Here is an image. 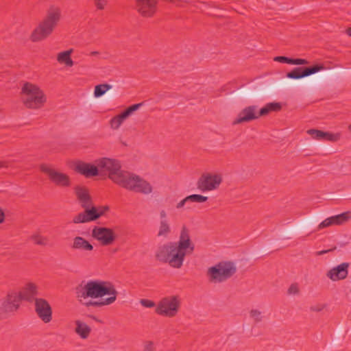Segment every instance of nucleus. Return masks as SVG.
<instances>
[{
  "label": "nucleus",
  "mask_w": 351,
  "mask_h": 351,
  "mask_svg": "<svg viewBox=\"0 0 351 351\" xmlns=\"http://www.w3.org/2000/svg\"><path fill=\"white\" fill-rule=\"evenodd\" d=\"M306 133L309 134L313 139L329 141L328 132H323L316 129H310L306 131Z\"/></svg>",
  "instance_id": "nucleus-27"
},
{
  "label": "nucleus",
  "mask_w": 351,
  "mask_h": 351,
  "mask_svg": "<svg viewBox=\"0 0 351 351\" xmlns=\"http://www.w3.org/2000/svg\"><path fill=\"white\" fill-rule=\"evenodd\" d=\"M99 173H107L108 178L119 186L134 193L149 195L153 192L152 184L134 173L121 169L119 160L109 158H101L96 160Z\"/></svg>",
  "instance_id": "nucleus-1"
},
{
  "label": "nucleus",
  "mask_w": 351,
  "mask_h": 351,
  "mask_svg": "<svg viewBox=\"0 0 351 351\" xmlns=\"http://www.w3.org/2000/svg\"><path fill=\"white\" fill-rule=\"evenodd\" d=\"M349 264L343 263L330 269V280L337 281L345 279L348 276Z\"/></svg>",
  "instance_id": "nucleus-22"
},
{
  "label": "nucleus",
  "mask_w": 351,
  "mask_h": 351,
  "mask_svg": "<svg viewBox=\"0 0 351 351\" xmlns=\"http://www.w3.org/2000/svg\"><path fill=\"white\" fill-rule=\"evenodd\" d=\"M160 221H168L167 220V214L165 210H162L160 211Z\"/></svg>",
  "instance_id": "nucleus-44"
},
{
  "label": "nucleus",
  "mask_w": 351,
  "mask_h": 351,
  "mask_svg": "<svg viewBox=\"0 0 351 351\" xmlns=\"http://www.w3.org/2000/svg\"><path fill=\"white\" fill-rule=\"evenodd\" d=\"M125 119H126L121 113L117 116H114L110 121V128L113 130L119 129Z\"/></svg>",
  "instance_id": "nucleus-30"
},
{
  "label": "nucleus",
  "mask_w": 351,
  "mask_h": 351,
  "mask_svg": "<svg viewBox=\"0 0 351 351\" xmlns=\"http://www.w3.org/2000/svg\"><path fill=\"white\" fill-rule=\"evenodd\" d=\"M30 239L34 244L41 246H46L49 243V239L46 237L41 236L39 234H35L31 236Z\"/></svg>",
  "instance_id": "nucleus-31"
},
{
  "label": "nucleus",
  "mask_w": 351,
  "mask_h": 351,
  "mask_svg": "<svg viewBox=\"0 0 351 351\" xmlns=\"http://www.w3.org/2000/svg\"><path fill=\"white\" fill-rule=\"evenodd\" d=\"M112 88V86L108 84H101L95 86L94 90V96L95 97H100L104 95L108 90Z\"/></svg>",
  "instance_id": "nucleus-29"
},
{
  "label": "nucleus",
  "mask_w": 351,
  "mask_h": 351,
  "mask_svg": "<svg viewBox=\"0 0 351 351\" xmlns=\"http://www.w3.org/2000/svg\"><path fill=\"white\" fill-rule=\"evenodd\" d=\"M141 106H143V103H138L136 104H133L129 106L126 110H125L121 114L124 116L125 119H127L129 116H130L134 112L137 110Z\"/></svg>",
  "instance_id": "nucleus-34"
},
{
  "label": "nucleus",
  "mask_w": 351,
  "mask_h": 351,
  "mask_svg": "<svg viewBox=\"0 0 351 351\" xmlns=\"http://www.w3.org/2000/svg\"><path fill=\"white\" fill-rule=\"evenodd\" d=\"M74 170L86 178H91L99 175L97 165H92L82 161H78L75 163Z\"/></svg>",
  "instance_id": "nucleus-19"
},
{
  "label": "nucleus",
  "mask_w": 351,
  "mask_h": 351,
  "mask_svg": "<svg viewBox=\"0 0 351 351\" xmlns=\"http://www.w3.org/2000/svg\"><path fill=\"white\" fill-rule=\"evenodd\" d=\"M71 248L73 250L82 252H91L93 250V245L86 239L80 236H76L73 239Z\"/></svg>",
  "instance_id": "nucleus-21"
},
{
  "label": "nucleus",
  "mask_w": 351,
  "mask_h": 351,
  "mask_svg": "<svg viewBox=\"0 0 351 351\" xmlns=\"http://www.w3.org/2000/svg\"><path fill=\"white\" fill-rule=\"evenodd\" d=\"M5 214L1 208H0V223L4 221Z\"/></svg>",
  "instance_id": "nucleus-45"
},
{
  "label": "nucleus",
  "mask_w": 351,
  "mask_h": 351,
  "mask_svg": "<svg viewBox=\"0 0 351 351\" xmlns=\"http://www.w3.org/2000/svg\"><path fill=\"white\" fill-rule=\"evenodd\" d=\"M35 311L38 317L45 323H49L52 319V309L49 302L43 298L35 300Z\"/></svg>",
  "instance_id": "nucleus-15"
},
{
  "label": "nucleus",
  "mask_w": 351,
  "mask_h": 351,
  "mask_svg": "<svg viewBox=\"0 0 351 351\" xmlns=\"http://www.w3.org/2000/svg\"><path fill=\"white\" fill-rule=\"evenodd\" d=\"M21 99L26 108L34 110L41 108L47 101L44 92L30 82H25L22 86Z\"/></svg>",
  "instance_id": "nucleus-5"
},
{
  "label": "nucleus",
  "mask_w": 351,
  "mask_h": 351,
  "mask_svg": "<svg viewBox=\"0 0 351 351\" xmlns=\"http://www.w3.org/2000/svg\"><path fill=\"white\" fill-rule=\"evenodd\" d=\"M326 306V304H317L310 307V310L313 312H319L322 311Z\"/></svg>",
  "instance_id": "nucleus-42"
},
{
  "label": "nucleus",
  "mask_w": 351,
  "mask_h": 351,
  "mask_svg": "<svg viewBox=\"0 0 351 351\" xmlns=\"http://www.w3.org/2000/svg\"><path fill=\"white\" fill-rule=\"evenodd\" d=\"M140 303L142 306L147 308H152L155 306V303L153 301L147 299H141Z\"/></svg>",
  "instance_id": "nucleus-39"
},
{
  "label": "nucleus",
  "mask_w": 351,
  "mask_h": 351,
  "mask_svg": "<svg viewBox=\"0 0 351 351\" xmlns=\"http://www.w3.org/2000/svg\"><path fill=\"white\" fill-rule=\"evenodd\" d=\"M262 115L257 112V106H249L243 108L237 115V117L233 121L234 125L250 122L258 119Z\"/></svg>",
  "instance_id": "nucleus-17"
},
{
  "label": "nucleus",
  "mask_w": 351,
  "mask_h": 351,
  "mask_svg": "<svg viewBox=\"0 0 351 351\" xmlns=\"http://www.w3.org/2000/svg\"><path fill=\"white\" fill-rule=\"evenodd\" d=\"M328 226L329 218H326L319 224H317V222L313 219H307L300 223L298 227L289 229L288 232L291 233L295 231H303L307 232V235H309L317 230Z\"/></svg>",
  "instance_id": "nucleus-14"
},
{
  "label": "nucleus",
  "mask_w": 351,
  "mask_h": 351,
  "mask_svg": "<svg viewBox=\"0 0 351 351\" xmlns=\"http://www.w3.org/2000/svg\"><path fill=\"white\" fill-rule=\"evenodd\" d=\"M346 32L350 36H351V27L348 28Z\"/></svg>",
  "instance_id": "nucleus-49"
},
{
  "label": "nucleus",
  "mask_w": 351,
  "mask_h": 351,
  "mask_svg": "<svg viewBox=\"0 0 351 351\" xmlns=\"http://www.w3.org/2000/svg\"><path fill=\"white\" fill-rule=\"evenodd\" d=\"M308 64V61L307 60L302 58H291L290 61V64L304 65Z\"/></svg>",
  "instance_id": "nucleus-38"
},
{
  "label": "nucleus",
  "mask_w": 351,
  "mask_h": 351,
  "mask_svg": "<svg viewBox=\"0 0 351 351\" xmlns=\"http://www.w3.org/2000/svg\"><path fill=\"white\" fill-rule=\"evenodd\" d=\"M274 60L276 62L290 64L291 58L285 56H276L274 58Z\"/></svg>",
  "instance_id": "nucleus-41"
},
{
  "label": "nucleus",
  "mask_w": 351,
  "mask_h": 351,
  "mask_svg": "<svg viewBox=\"0 0 351 351\" xmlns=\"http://www.w3.org/2000/svg\"><path fill=\"white\" fill-rule=\"evenodd\" d=\"M250 317L253 320L255 324H257L261 322H263L264 319V316L263 315V313L258 309H252L250 313Z\"/></svg>",
  "instance_id": "nucleus-32"
},
{
  "label": "nucleus",
  "mask_w": 351,
  "mask_h": 351,
  "mask_svg": "<svg viewBox=\"0 0 351 351\" xmlns=\"http://www.w3.org/2000/svg\"><path fill=\"white\" fill-rule=\"evenodd\" d=\"M61 19V10L59 7L51 5L47 10L44 19L39 23L30 35L32 42H39L48 38L57 27Z\"/></svg>",
  "instance_id": "nucleus-4"
},
{
  "label": "nucleus",
  "mask_w": 351,
  "mask_h": 351,
  "mask_svg": "<svg viewBox=\"0 0 351 351\" xmlns=\"http://www.w3.org/2000/svg\"><path fill=\"white\" fill-rule=\"evenodd\" d=\"M329 252V250H322V251H318V252H315V255L316 256H321L324 254H326Z\"/></svg>",
  "instance_id": "nucleus-47"
},
{
  "label": "nucleus",
  "mask_w": 351,
  "mask_h": 351,
  "mask_svg": "<svg viewBox=\"0 0 351 351\" xmlns=\"http://www.w3.org/2000/svg\"><path fill=\"white\" fill-rule=\"evenodd\" d=\"M21 303V298L18 291H9L1 300V314L5 315H14L20 308Z\"/></svg>",
  "instance_id": "nucleus-8"
},
{
  "label": "nucleus",
  "mask_w": 351,
  "mask_h": 351,
  "mask_svg": "<svg viewBox=\"0 0 351 351\" xmlns=\"http://www.w3.org/2000/svg\"><path fill=\"white\" fill-rule=\"evenodd\" d=\"M222 180L219 173H205L199 178L196 186L202 192L210 191L218 189Z\"/></svg>",
  "instance_id": "nucleus-10"
},
{
  "label": "nucleus",
  "mask_w": 351,
  "mask_h": 351,
  "mask_svg": "<svg viewBox=\"0 0 351 351\" xmlns=\"http://www.w3.org/2000/svg\"><path fill=\"white\" fill-rule=\"evenodd\" d=\"M75 193L79 204L84 209V211L90 210L93 202L88 190L84 186H77L75 188Z\"/></svg>",
  "instance_id": "nucleus-18"
},
{
  "label": "nucleus",
  "mask_w": 351,
  "mask_h": 351,
  "mask_svg": "<svg viewBox=\"0 0 351 351\" xmlns=\"http://www.w3.org/2000/svg\"><path fill=\"white\" fill-rule=\"evenodd\" d=\"M323 69L324 66L320 64H315L309 67H295L287 73V77L290 79L298 80L313 75Z\"/></svg>",
  "instance_id": "nucleus-16"
},
{
  "label": "nucleus",
  "mask_w": 351,
  "mask_h": 351,
  "mask_svg": "<svg viewBox=\"0 0 351 351\" xmlns=\"http://www.w3.org/2000/svg\"><path fill=\"white\" fill-rule=\"evenodd\" d=\"M282 108V105L280 103L271 102L266 104L265 106L259 110V115L265 116L270 112H278Z\"/></svg>",
  "instance_id": "nucleus-26"
},
{
  "label": "nucleus",
  "mask_w": 351,
  "mask_h": 351,
  "mask_svg": "<svg viewBox=\"0 0 351 351\" xmlns=\"http://www.w3.org/2000/svg\"><path fill=\"white\" fill-rule=\"evenodd\" d=\"M326 276H327L328 277H329V271H327V273H326Z\"/></svg>",
  "instance_id": "nucleus-51"
},
{
  "label": "nucleus",
  "mask_w": 351,
  "mask_h": 351,
  "mask_svg": "<svg viewBox=\"0 0 351 351\" xmlns=\"http://www.w3.org/2000/svg\"><path fill=\"white\" fill-rule=\"evenodd\" d=\"M180 306V300L178 295L165 297L159 302L156 313L160 315L173 317L177 315Z\"/></svg>",
  "instance_id": "nucleus-7"
},
{
  "label": "nucleus",
  "mask_w": 351,
  "mask_h": 351,
  "mask_svg": "<svg viewBox=\"0 0 351 351\" xmlns=\"http://www.w3.org/2000/svg\"><path fill=\"white\" fill-rule=\"evenodd\" d=\"M351 219V213L345 212L339 215L330 217V226H341Z\"/></svg>",
  "instance_id": "nucleus-24"
},
{
  "label": "nucleus",
  "mask_w": 351,
  "mask_h": 351,
  "mask_svg": "<svg viewBox=\"0 0 351 351\" xmlns=\"http://www.w3.org/2000/svg\"><path fill=\"white\" fill-rule=\"evenodd\" d=\"M300 292L299 287L297 283H293L288 289L287 293L289 295H297Z\"/></svg>",
  "instance_id": "nucleus-36"
},
{
  "label": "nucleus",
  "mask_w": 351,
  "mask_h": 351,
  "mask_svg": "<svg viewBox=\"0 0 351 351\" xmlns=\"http://www.w3.org/2000/svg\"><path fill=\"white\" fill-rule=\"evenodd\" d=\"M188 198H187V196L184 198L183 199H182L180 202H178L176 205V208L177 209H180L182 208H183L184 206V205L189 202V200H187Z\"/></svg>",
  "instance_id": "nucleus-43"
},
{
  "label": "nucleus",
  "mask_w": 351,
  "mask_h": 351,
  "mask_svg": "<svg viewBox=\"0 0 351 351\" xmlns=\"http://www.w3.org/2000/svg\"><path fill=\"white\" fill-rule=\"evenodd\" d=\"M108 210L109 207L108 206L97 208L93 205L90 210L83 211L75 215L73 219V222L74 223H82L95 221L104 215Z\"/></svg>",
  "instance_id": "nucleus-11"
},
{
  "label": "nucleus",
  "mask_w": 351,
  "mask_h": 351,
  "mask_svg": "<svg viewBox=\"0 0 351 351\" xmlns=\"http://www.w3.org/2000/svg\"><path fill=\"white\" fill-rule=\"evenodd\" d=\"M194 250L195 245L191 240L189 230L183 226L178 241L169 242L159 247L156 258L160 262L168 263L174 269H180L183 265L185 256L191 254Z\"/></svg>",
  "instance_id": "nucleus-2"
},
{
  "label": "nucleus",
  "mask_w": 351,
  "mask_h": 351,
  "mask_svg": "<svg viewBox=\"0 0 351 351\" xmlns=\"http://www.w3.org/2000/svg\"><path fill=\"white\" fill-rule=\"evenodd\" d=\"M40 169L48 176L49 180L56 186L66 188L71 185L70 177L67 174L60 172L51 166L42 164L40 166Z\"/></svg>",
  "instance_id": "nucleus-9"
},
{
  "label": "nucleus",
  "mask_w": 351,
  "mask_h": 351,
  "mask_svg": "<svg viewBox=\"0 0 351 351\" xmlns=\"http://www.w3.org/2000/svg\"><path fill=\"white\" fill-rule=\"evenodd\" d=\"M348 129L351 132V124L348 125Z\"/></svg>",
  "instance_id": "nucleus-50"
},
{
  "label": "nucleus",
  "mask_w": 351,
  "mask_h": 351,
  "mask_svg": "<svg viewBox=\"0 0 351 351\" xmlns=\"http://www.w3.org/2000/svg\"><path fill=\"white\" fill-rule=\"evenodd\" d=\"M154 343L152 341H146L143 343V351H155Z\"/></svg>",
  "instance_id": "nucleus-37"
},
{
  "label": "nucleus",
  "mask_w": 351,
  "mask_h": 351,
  "mask_svg": "<svg viewBox=\"0 0 351 351\" xmlns=\"http://www.w3.org/2000/svg\"><path fill=\"white\" fill-rule=\"evenodd\" d=\"M73 49H70L67 51L60 52L57 56V60L59 63L65 64L67 66H72L74 64L73 61L71 58V55Z\"/></svg>",
  "instance_id": "nucleus-25"
},
{
  "label": "nucleus",
  "mask_w": 351,
  "mask_h": 351,
  "mask_svg": "<svg viewBox=\"0 0 351 351\" xmlns=\"http://www.w3.org/2000/svg\"><path fill=\"white\" fill-rule=\"evenodd\" d=\"M237 272V267L231 261H221L210 267L207 276L212 282H222L231 278Z\"/></svg>",
  "instance_id": "nucleus-6"
},
{
  "label": "nucleus",
  "mask_w": 351,
  "mask_h": 351,
  "mask_svg": "<svg viewBox=\"0 0 351 351\" xmlns=\"http://www.w3.org/2000/svg\"><path fill=\"white\" fill-rule=\"evenodd\" d=\"M171 229L169 221H160L157 234L158 237L167 238L171 233Z\"/></svg>",
  "instance_id": "nucleus-28"
},
{
  "label": "nucleus",
  "mask_w": 351,
  "mask_h": 351,
  "mask_svg": "<svg viewBox=\"0 0 351 351\" xmlns=\"http://www.w3.org/2000/svg\"><path fill=\"white\" fill-rule=\"evenodd\" d=\"M75 332L83 339H87L91 332V328L86 323L82 322L80 320L75 322Z\"/></svg>",
  "instance_id": "nucleus-23"
},
{
  "label": "nucleus",
  "mask_w": 351,
  "mask_h": 351,
  "mask_svg": "<svg viewBox=\"0 0 351 351\" xmlns=\"http://www.w3.org/2000/svg\"><path fill=\"white\" fill-rule=\"evenodd\" d=\"M189 202L203 203L207 201L208 197L199 194H193L187 196Z\"/></svg>",
  "instance_id": "nucleus-33"
},
{
  "label": "nucleus",
  "mask_w": 351,
  "mask_h": 351,
  "mask_svg": "<svg viewBox=\"0 0 351 351\" xmlns=\"http://www.w3.org/2000/svg\"><path fill=\"white\" fill-rule=\"evenodd\" d=\"M8 167V162L7 161H0V169L7 168Z\"/></svg>",
  "instance_id": "nucleus-46"
},
{
  "label": "nucleus",
  "mask_w": 351,
  "mask_h": 351,
  "mask_svg": "<svg viewBox=\"0 0 351 351\" xmlns=\"http://www.w3.org/2000/svg\"><path fill=\"white\" fill-rule=\"evenodd\" d=\"M100 54V53L97 51H91L90 53V56H98Z\"/></svg>",
  "instance_id": "nucleus-48"
},
{
  "label": "nucleus",
  "mask_w": 351,
  "mask_h": 351,
  "mask_svg": "<svg viewBox=\"0 0 351 351\" xmlns=\"http://www.w3.org/2000/svg\"><path fill=\"white\" fill-rule=\"evenodd\" d=\"M158 0H134L136 11L143 18H152L158 10Z\"/></svg>",
  "instance_id": "nucleus-13"
},
{
  "label": "nucleus",
  "mask_w": 351,
  "mask_h": 351,
  "mask_svg": "<svg viewBox=\"0 0 351 351\" xmlns=\"http://www.w3.org/2000/svg\"><path fill=\"white\" fill-rule=\"evenodd\" d=\"M330 139L333 140V138L330 136Z\"/></svg>",
  "instance_id": "nucleus-52"
},
{
  "label": "nucleus",
  "mask_w": 351,
  "mask_h": 351,
  "mask_svg": "<svg viewBox=\"0 0 351 351\" xmlns=\"http://www.w3.org/2000/svg\"><path fill=\"white\" fill-rule=\"evenodd\" d=\"M18 293H19L21 302L23 300L29 302H32L33 301L35 302V300L36 299L35 296L38 294L37 287L35 284L29 282Z\"/></svg>",
  "instance_id": "nucleus-20"
},
{
  "label": "nucleus",
  "mask_w": 351,
  "mask_h": 351,
  "mask_svg": "<svg viewBox=\"0 0 351 351\" xmlns=\"http://www.w3.org/2000/svg\"><path fill=\"white\" fill-rule=\"evenodd\" d=\"M94 3L98 10H104L107 4V0H94Z\"/></svg>",
  "instance_id": "nucleus-40"
},
{
  "label": "nucleus",
  "mask_w": 351,
  "mask_h": 351,
  "mask_svg": "<svg viewBox=\"0 0 351 351\" xmlns=\"http://www.w3.org/2000/svg\"><path fill=\"white\" fill-rule=\"evenodd\" d=\"M92 237L103 246L110 245L117 239V235L112 229L101 226H95L93 228L92 230Z\"/></svg>",
  "instance_id": "nucleus-12"
},
{
  "label": "nucleus",
  "mask_w": 351,
  "mask_h": 351,
  "mask_svg": "<svg viewBox=\"0 0 351 351\" xmlns=\"http://www.w3.org/2000/svg\"><path fill=\"white\" fill-rule=\"evenodd\" d=\"M76 297L80 302L86 298H101L109 297L99 301H89L85 303L86 306L101 307L114 303L118 295L114 285L110 281L89 280L84 285H80L75 289Z\"/></svg>",
  "instance_id": "nucleus-3"
},
{
  "label": "nucleus",
  "mask_w": 351,
  "mask_h": 351,
  "mask_svg": "<svg viewBox=\"0 0 351 351\" xmlns=\"http://www.w3.org/2000/svg\"><path fill=\"white\" fill-rule=\"evenodd\" d=\"M235 95L245 97H254L255 94L251 92L250 90L246 89H241L235 93Z\"/></svg>",
  "instance_id": "nucleus-35"
}]
</instances>
